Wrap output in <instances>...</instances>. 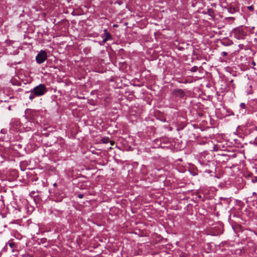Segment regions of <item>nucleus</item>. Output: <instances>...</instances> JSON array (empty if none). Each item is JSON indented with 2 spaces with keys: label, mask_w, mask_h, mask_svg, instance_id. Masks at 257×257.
Masks as SVG:
<instances>
[{
  "label": "nucleus",
  "mask_w": 257,
  "mask_h": 257,
  "mask_svg": "<svg viewBox=\"0 0 257 257\" xmlns=\"http://www.w3.org/2000/svg\"><path fill=\"white\" fill-rule=\"evenodd\" d=\"M47 92V89L43 84H40L31 90L29 99L32 100L35 97L42 96Z\"/></svg>",
  "instance_id": "obj_1"
},
{
  "label": "nucleus",
  "mask_w": 257,
  "mask_h": 257,
  "mask_svg": "<svg viewBox=\"0 0 257 257\" xmlns=\"http://www.w3.org/2000/svg\"><path fill=\"white\" fill-rule=\"evenodd\" d=\"M47 58V53L45 51L41 50L36 56V61L38 64L44 62Z\"/></svg>",
  "instance_id": "obj_2"
},
{
  "label": "nucleus",
  "mask_w": 257,
  "mask_h": 257,
  "mask_svg": "<svg viewBox=\"0 0 257 257\" xmlns=\"http://www.w3.org/2000/svg\"><path fill=\"white\" fill-rule=\"evenodd\" d=\"M173 94L178 97H183L185 95V93L181 89H175L173 91Z\"/></svg>",
  "instance_id": "obj_3"
},
{
  "label": "nucleus",
  "mask_w": 257,
  "mask_h": 257,
  "mask_svg": "<svg viewBox=\"0 0 257 257\" xmlns=\"http://www.w3.org/2000/svg\"><path fill=\"white\" fill-rule=\"evenodd\" d=\"M104 31L105 35V37L103 39L102 42L103 43H105L107 40L110 39L111 37L110 34L107 32L106 29H105Z\"/></svg>",
  "instance_id": "obj_4"
},
{
  "label": "nucleus",
  "mask_w": 257,
  "mask_h": 257,
  "mask_svg": "<svg viewBox=\"0 0 257 257\" xmlns=\"http://www.w3.org/2000/svg\"><path fill=\"white\" fill-rule=\"evenodd\" d=\"M101 141L104 144L108 143L110 141L108 138H103L101 139Z\"/></svg>",
  "instance_id": "obj_5"
},
{
  "label": "nucleus",
  "mask_w": 257,
  "mask_h": 257,
  "mask_svg": "<svg viewBox=\"0 0 257 257\" xmlns=\"http://www.w3.org/2000/svg\"><path fill=\"white\" fill-rule=\"evenodd\" d=\"M245 104L244 103H240V107L241 108H243V109H244L245 108Z\"/></svg>",
  "instance_id": "obj_6"
},
{
  "label": "nucleus",
  "mask_w": 257,
  "mask_h": 257,
  "mask_svg": "<svg viewBox=\"0 0 257 257\" xmlns=\"http://www.w3.org/2000/svg\"><path fill=\"white\" fill-rule=\"evenodd\" d=\"M9 244L12 248H13V247L15 245V244L14 242H10L9 243Z\"/></svg>",
  "instance_id": "obj_7"
},
{
  "label": "nucleus",
  "mask_w": 257,
  "mask_h": 257,
  "mask_svg": "<svg viewBox=\"0 0 257 257\" xmlns=\"http://www.w3.org/2000/svg\"><path fill=\"white\" fill-rule=\"evenodd\" d=\"M252 181L254 183L257 182V177H255L253 179H252Z\"/></svg>",
  "instance_id": "obj_8"
},
{
  "label": "nucleus",
  "mask_w": 257,
  "mask_h": 257,
  "mask_svg": "<svg viewBox=\"0 0 257 257\" xmlns=\"http://www.w3.org/2000/svg\"><path fill=\"white\" fill-rule=\"evenodd\" d=\"M84 195L83 194H78V197L79 198H82L83 197Z\"/></svg>",
  "instance_id": "obj_9"
},
{
  "label": "nucleus",
  "mask_w": 257,
  "mask_h": 257,
  "mask_svg": "<svg viewBox=\"0 0 257 257\" xmlns=\"http://www.w3.org/2000/svg\"><path fill=\"white\" fill-rule=\"evenodd\" d=\"M248 10H249L250 11H253V8L252 6H249L248 7Z\"/></svg>",
  "instance_id": "obj_10"
},
{
  "label": "nucleus",
  "mask_w": 257,
  "mask_h": 257,
  "mask_svg": "<svg viewBox=\"0 0 257 257\" xmlns=\"http://www.w3.org/2000/svg\"><path fill=\"white\" fill-rule=\"evenodd\" d=\"M222 55H223V56H227V53L226 52H223L222 53Z\"/></svg>",
  "instance_id": "obj_11"
},
{
  "label": "nucleus",
  "mask_w": 257,
  "mask_h": 257,
  "mask_svg": "<svg viewBox=\"0 0 257 257\" xmlns=\"http://www.w3.org/2000/svg\"><path fill=\"white\" fill-rule=\"evenodd\" d=\"M91 152L93 154H97V153L94 150L91 151Z\"/></svg>",
  "instance_id": "obj_12"
},
{
  "label": "nucleus",
  "mask_w": 257,
  "mask_h": 257,
  "mask_svg": "<svg viewBox=\"0 0 257 257\" xmlns=\"http://www.w3.org/2000/svg\"><path fill=\"white\" fill-rule=\"evenodd\" d=\"M247 93L248 94H252V91L251 90H250V91H248V92H247Z\"/></svg>",
  "instance_id": "obj_13"
},
{
  "label": "nucleus",
  "mask_w": 257,
  "mask_h": 257,
  "mask_svg": "<svg viewBox=\"0 0 257 257\" xmlns=\"http://www.w3.org/2000/svg\"><path fill=\"white\" fill-rule=\"evenodd\" d=\"M110 142L111 145H113V144H114V142L113 141H110Z\"/></svg>",
  "instance_id": "obj_14"
},
{
  "label": "nucleus",
  "mask_w": 257,
  "mask_h": 257,
  "mask_svg": "<svg viewBox=\"0 0 257 257\" xmlns=\"http://www.w3.org/2000/svg\"><path fill=\"white\" fill-rule=\"evenodd\" d=\"M228 19H234V18H232V17H229V18H228Z\"/></svg>",
  "instance_id": "obj_15"
},
{
  "label": "nucleus",
  "mask_w": 257,
  "mask_h": 257,
  "mask_svg": "<svg viewBox=\"0 0 257 257\" xmlns=\"http://www.w3.org/2000/svg\"><path fill=\"white\" fill-rule=\"evenodd\" d=\"M255 143L257 144V138H255Z\"/></svg>",
  "instance_id": "obj_16"
},
{
  "label": "nucleus",
  "mask_w": 257,
  "mask_h": 257,
  "mask_svg": "<svg viewBox=\"0 0 257 257\" xmlns=\"http://www.w3.org/2000/svg\"><path fill=\"white\" fill-rule=\"evenodd\" d=\"M56 183H54V186H56Z\"/></svg>",
  "instance_id": "obj_17"
},
{
  "label": "nucleus",
  "mask_w": 257,
  "mask_h": 257,
  "mask_svg": "<svg viewBox=\"0 0 257 257\" xmlns=\"http://www.w3.org/2000/svg\"><path fill=\"white\" fill-rule=\"evenodd\" d=\"M249 88H251V85L249 86Z\"/></svg>",
  "instance_id": "obj_18"
}]
</instances>
